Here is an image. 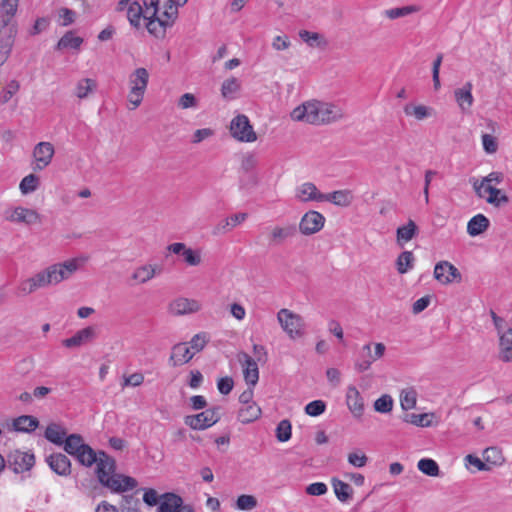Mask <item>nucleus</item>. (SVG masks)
Returning <instances> with one entry per match:
<instances>
[{
  "instance_id": "obj_15",
  "label": "nucleus",
  "mask_w": 512,
  "mask_h": 512,
  "mask_svg": "<svg viewBox=\"0 0 512 512\" xmlns=\"http://www.w3.org/2000/svg\"><path fill=\"white\" fill-rule=\"evenodd\" d=\"M237 359L242 366L244 380L247 385L254 387L259 380V369L255 359L246 352H240Z\"/></svg>"
},
{
  "instance_id": "obj_35",
  "label": "nucleus",
  "mask_w": 512,
  "mask_h": 512,
  "mask_svg": "<svg viewBox=\"0 0 512 512\" xmlns=\"http://www.w3.org/2000/svg\"><path fill=\"white\" fill-rule=\"evenodd\" d=\"M67 436L66 429L55 423L50 424L45 431L46 439L56 445H63Z\"/></svg>"
},
{
  "instance_id": "obj_3",
  "label": "nucleus",
  "mask_w": 512,
  "mask_h": 512,
  "mask_svg": "<svg viewBox=\"0 0 512 512\" xmlns=\"http://www.w3.org/2000/svg\"><path fill=\"white\" fill-rule=\"evenodd\" d=\"M87 260L88 258L85 256L71 258L64 262L52 264L32 277L38 289L54 286L69 279Z\"/></svg>"
},
{
  "instance_id": "obj_51",
  "label": "nucleus",
  "mask_w": 512,
  "mask_h": 512,
  "mask_svg": "<svg viewBox=\"0 0 512 512\" xmlns=\"http://www.w3.org/2000/svg\"><path fill=\"white\" fill-rule=\"evenodd\" d=\"M140 501L133 495H125L122 497L120 504L121 512H140L139 511Z\"/></svg>"
},
{
  "instance_id": "obj_13",
  "label": "nucleus",
  "mask_w": 512,
  "mask_h": 512,
  "mask_svg": "<svg viewBox=\"0 0 512 512\" xmlns=\"http://www.w3.org/2000/svg\"><path fill=\"white\" fill-rule=\"evenodd\" d=\"M325 224V217L314 210L306 212L299 223V231L303 235H312L319 232Z\"/></svg>"
},
{
  "instance_id": "obj_61",
  "label": "nucleus",
  "mask_w": 512,
  "mask_h": 512,
  "mask_svg": "<svg viewBox=\"0 0 512 512\" xmlns=\"http://www.w3.org/2000/svg\"><path fill=\"white\" fill-rule=\"evenodd\" d=\"M486 201L495 206H500L503 203L508 202V197L501 192V190L494 187L493 192L489 193V196L486 197Z\"/></svg>"
},
{
  "instance_id": "obj_49",
  "label": "nucleus",
  "mask_w": 512,
  "mask_h": 512,
  "mask_svg": "<svg viewBox=\"0 0 512 512\" xmlns=\"http://www.w3.org/2000/svg\"><path fill=\"white\" fill-rule=\"evenodd\" d=\"M38 186H39L38 176H36L34 174H29L21 180L19 189L22 194L27 195V194L32 193L35 190H37Z\"/></svg>"
},
{
  "instance_id": "obj_64",
  "label": "nucleus",
  "mask_w": 512,
  "mask_h": 512,
  "mask_svg": "<svg viewBox=\"0 0 512 512\" xmlns=\"http://www.w3.org/2000/svg\"><path fill=\"white\" fill-rule=\"evenodd\" d=\"M499 335V350L512 347V327L507 331H501Z\"/></svg>"
},
{
  "instance_id": "obj_29",
  "label": "nucleus",
  "mask_w": 512,
  "mask_h": 512,
  "mask_svg": "<svg viewBox=\"0 0 512 512\" xmlns=\"http://www.w3.org/2000/svg\"><path fill=\"white\" fill-rule=\"evenodd\" d=\"M406 116L414 117L416 120H424L434 115V110L431 107L422 104L407 103L404 108Z\"/></svg>"
},
{
  "instance_id": "obj_45",
  "label": "nucleus",
  "mask_w": 512,
  "mask_h": 512,
  "mask_svg": "<svg viewBox=\"0 0 512 512\" xmlns=\"http://www.w3.org/2000/svg\"><path fill=\"white\" fill-rule=\"evenodd\" d=\"M483 458L486 464L501 465L504 462L502 451L496 446L486 448L483 451Z\"/></svg>"
},
{
  "instance_id": "obj_10",
  "label": "nucleus",
  "mask_w": 512,
  "mask_h": 512,
  "mask_svg": "<svg viewBox=\"0 0 512 512\" xmlns=\"http://www.w3.org/2000/svg\"><path fill=\"white\" fill-rule=\"evenodd\" d=\"M296 235V226L292 224L280 226L274 225L267 229L268 245L281 246Z\"/></svg>"
},
{
  "instance_id": "obj_54",
  "label": "nucleus",
  "mask_w": 512,
  "mask_h": 512,
  "mask_svg": "<svg viewBox=\"0 0 512 512\" xmlns=\"http://www.w3.org/2000/svg\"><path fill=\"white\" fill-rule=\"evenodd\" d=\"M276 437L280 442H286L291 438V423L289 420H282L276 428Z\"/></svg>"
},
{
  "instance_id": "obj_16",
  "label": "nucleus",
  "mask_w": 512,
  "mask_h": 512,
  "mask_svg": "<svg viewBox=\"0 0 512 512\" xmlns=\"http://www.w3.org/2000/svg\"><path fill=\"white\" fill-rule=\"evenodd\" d=\"M434 277L441 284L447 285L454 281H461V273L448 261H440L435 265Z\"/></svg>"
},
{
  "instance_id": "obj_52",
  "label": "nucleus",
  "mask_w": 512,
  "mask_h": 512,
  "mask_svg": "<svg viewBox=\"0 0 512 512\" xmlns=\"http://www.w3.org/2000/svg\"><path fill=\"white\" fill-rule=\"evenodd\" d=\"M393 408V399L390 395H383L374 402V409L379 413H389Z\"/></svg>"
},
{
  "instance_id": "obj_39",
  "label": "nucleus",
  "mask_w": 512,
  "mask_h": 512,
  "mask_svg": "<svg viewBox=\"0 0 512 512\" xmlns=\"http://www.w3.org/2000/svg\"><path fill=\"white\" fill-rule=\"evenodd\" d=\"M261 415V409L256 403L247 404L238 412L240 422L247 424L257 420Z\"/></svg>"
},
{
  "instance_id": "obj_32",
  "label": "nucleus",
  "mask_w": 512,
  "mask_h": 512,
  "mask_svg": "<svg viewBox=\"0 0 512 512\" xmlns=\"http://www.w3.org/2000/svg\"><path fill=\"white\" fill-rule=\"evenodd\" d=\"M489 224V219L486 216L477 214L469 220L467 232L472 237L478 236L488 229Z\"/></svg>"
},
{
  "instance_id": "obj_48",
  "label": "nucleus",
  "mask_w": 512,
  "mask_h": 512,
  "mask_svg": "<svg viewBox=\"0 0 512 512\" xmlns=\"http://www.w3.org/2000/svg\"><path fill=\"white\" fill-rule=\"evenodd\" d=\"M240 89V82L238 79L231 77L226 79L221 87V94L226 99H231Z\"/></svg>"
},
{
  "instance_id": "obj_37",
  "label": "nucleus",
  "mask_w": 512,
  "mask_h": 512,
  "mask_svg": "<svg viewBox=\"0 0 512 512\" xmlns=\"http://www.w3.org/2000/svg\"><path fill=\"white\" fill-rule=\"evenodd\" d=\"M13 428L15 431L18 432H31L34 431L38 425L39 422L37 418L30 416V415H22L16 419L13 420Z\"/></svg>"
},
{
  "instance_id": "obj_9",
  "label": "nucleus",
  "mask_w": 512,
  "mask_h": 512,
  "mask_svg": "<svg viewBox=\"0 0 512 512\" xmlns=\"http://www.w3.org/2000/svg\"><path fill=\"white\" fill-rule=\"evenodd\" d=\"M386 347L383 343H375L374 351H372V344L368 343L362 347L361 359L355 364V368L359 372H364L370 369L373 362L384 356Z\"/></svg>"
},
{
  "instance_id": "obj_53",
  "label": "nucleus",
  "mask_w": 512,
  "mask_h": 512,
  "mask_svg": "<svg viewBox=\"0 0 512 512\" xmlns=\"http://www.w3.org/2000/svg\"><path fill=\"white\" fill-rule=\"evenodd\" d=\"M208 341H209V336L206 333H204V332L198 333V334L194 335L193 338L191 339L190 349L192 350V352H194V354L198 353L204 349V347L208 343Z\"/></svg>"
},
{
  "instance_id": "obj_44",
  "label": "nucleus",
  "mask_w": 512,
  "mask_h": 512,
  "mask_svg": "<svg viewBox=\"0 0 512 512\" xmlns=\"http://www.w3.org/2000/svg\"><path fill=\"white\" fill-rule=\"evenodd\" d=\"M417 402V392L412 388L401 391L400 404L403 410H411L415 408Z\"/></svg>"
},
{
  "instance_id": "obj_30",
  "label": "nucleus",
  "mask_w": 512,
  "mask_h": 512,
  "mask_svg": "<svg viewBox=\"0 0 512 512\" xmlns=\"http://www.w3.org/2000/svg\"><path fill=\"white\" fill-rule=\"evenodd\" d=\"M247 213H237L226 218L223 222L219 223L213 230L214 235H219L232 230L237 225L243 223L247 219Z\"/></svg>"
},
{
  "instance_id": "obj_60",
  "label": "nucleus",
  "mask_w": 512,
  "mask_h": 512,
  "mask_svg": "<svg viewBox=\"0 0 512 512\" xmlns=\"http://www.w3.org/2000/svg\"><path fill=\"white\" fill-rule=\"evenodd\" d=\"M197 105L198 100L192 93H185L178 100V107L181 109L196 108Z\"/></svg>"
},
{
  "instance_id": "obj_33",
  "label": "nucleus",
  "mask_w": 512,
  "mask_h": 512,
  "mask_svg": "<svg viewBox=\"0 0 512 512\" xmlns=\"http://www.w3.org/2000/svg\"><path fill=\"white\" fill-rule=\"evenodd\" d=\"M418 234V227L413 220H409L407 224L400 226L396 231L397 243L402 246L404 243L411 241Z\"/></svg>"
},
{
  "instance_id": "obj_62",
  "label": "nucleus",
  "mask_w": 512,
  "mask_h": 512,
  "mask_svg": "<svg viewBox=\"0 0 512 512\" xmlns=\"http://www.w3.org/2000/svg\"><path fill=\"white\" fill-rule=\"evenodd\" d=\"M49 26V20L45 17L38 18L34 25L28 30L29 36H36L45 31Z\"/></svg>"
},
{
  "instance_id": "obj_56",
  "label": "nucleus",
  "mask_w": 512,
  "mask_h": 512,
  "mask_svg": "<svg viewBox=\"0 0 512 512\" xmlns=\"http://www.w3.org/2000/svg\"><path fill=\"white\" fill-rule=\"evenodd\" d=\"M473 188H474L476 194L480 198L486 199V197L489 196V193L493 192L494 186L488 182H485V180L482 178L481 181H479V180L473 181Z\"/></svg>"
},
{
  "instance_id": "obj_46",
  "label": "nucleus",
  "mask_w": 512,
  "mask_h": 512,
  "mask_svg": "<svg viewBox=\"0 0 512 512\" xmlns=\"http://www.w3.org/2000/svg\"><path fill=\"white\" fill-rule=\"evenodd\" d=\"M414 256L411 251L402 252L396 261L397 270L400 274H405L413 267Z\"/></svg>"
},
{
  "instance_id": "obj_28",
  "label": "nucleus",
  "mask_w": 512,
  "mask_h": 512,
  "mask_svg": "<svg viewBox=\"0 0 512 512\" xmlns=\"http://www.w3.org/2000/svg\"><path fill=\"white\" fill-rule=\"evenodd\" d=\"M194 356V352L186 343H178L172 347L169 361L172 366H181L188 363Z\"/></svg>"
},
{
  "instance_id": "obj_4",
  "label": "nucleus",
  "mask_w": 512,
  "mask_h": 512,
  "mask_svg": "<svg viewBox=\"0 0 512 512\" xmlns=\"http://www.w3.org/2000/svg\"><path fill=\"white\" fill-rule=\"evenodd\" d=\"M149 81L147 69L140 67L135 69L128 78L129 92L127 95L128 108L134 110L139 107L143 101Z\"/></svg>"
},
{
  "instance_id": "obj_58",
  "label": "nucleus",
  "mask_w": 512,
  "mask_h": 512,
  "mask_svg": "<svg viewBox=\"0 0 512 512\" xmlns=\"http://www.w3.org/2000/svg\"><path fill=\"white\" fill-rule=\"evenodd\" d=\"M257 501L254 496L241 495L236 501V507L239 510H252L256 507Z\"/></svg>"
},
{
  "instance_id": "obj_41",
  "label": "nucleus",
  "mask_w": 512,
  "mask_h": 512,
  "mask_svg": "<svg viewBox=\"0 0 512 512\" xmlns=\"http://www.w3.org/2000/svg\"><path fill=\"white\" fill-rule=\"evenodd\" d=\"M299 37L310 47H325L327 45L325 37L317 32L301 30L299 32Z\"/></svg>"
},
{
  "instance_id": "obj_17",
  "label": "nucleus",
  "mask_w": 512,
  "mask_h": 512,
  "mask_svg": "<svg viewBox=\"0 0 512 512\" xmlns=\"http://www.w3.org/2000/svg\"><path fill=\"white\" fill-rule=\"evenodd\" d=\"M34 463V455L28 452L15 450L8 455V466L15 473H21L31 469Z\"/></svg>"
},
{
  "instance_id": "obj_22",
  "label": "nucleus",
  "mask_w": 512,
  "mask_h": 512,
  "mask_svg": "<svg viewBox=\"0 0 512 512\" xmlns=\"http://www.w3.org/2000/svg\"><path fill=\"white\" fill-rule=\"evenodd\" d=\"M96 337V327L87 326L77 331L72 337L63 340L62 344L67 348H76L93 341Z\"/></svg>"
},
{
  "instance_id": "obj_38",
  "label": "nucleus",
  "mask_w": 512,
  "mask_h": 512,
  "mask_svg": "<svg viewBox=\"0 0 512 512\" xmlns=\"http://www.w3.org/2000/svg\"><path fill=\"white\" fill-rule=\"evenodd\" d=\"M147 20L146 28L148 32L156 37H163L165 35L167 25H164L163 20L158 16H152L151 14L144 16Z\"/></svg>"
},
{
  "instance_id": "obj_6",
  "label": "nucleus",
  "mask_w": 512,
  "mask_h": 512,
  "mask_svg": "<svg viewBox=\"0 0 512 512\" xmlns=\"http://www.w3.org/2000/svg\"><path fill=\"white\" fill-rule=\"evenodd\" d=\"M277 321L283 331L292 340L302 338L306 331V324L302 316L293 311L283 308L277 313Z\"/></svg>"
},
{
  "instance_id": "obj_26",
  "label": "nucleus",
  "mask_w": 512,
  "mask_h": 512,
  "mask_svg": "<svg viewBox=\"0 0 512 512\" xmlns=\"http://www.w3.org/2000/svg\"><path fill=\"white\" fill-rule=\"evenodd\" d=\"M201 308L200 303L194 299L180 297L170 304V310L175 315H185L198 312Z\"/></svg>"
},
{
  "instance_id": "obj_20",
  "label": "nucleus",
  "mask_w": 512,
  "mask_h": 512,
  "mask_svg": "<svg viewBox=\"0 0 512 512\" xmlns=\"http://www.w3.org/2000/svg\"><path fill=\"white\" fill-rule=\"evenodd\" d=\"M192 509L183 505V500L175 493H164L160 496L158 512H189Z\"/></svg>"
},
{
  "instance_id": "obj_7",
  "label": "nucleus",
  "mask_w": 512,
  "mask_h": 512,
  "mask_svg": "<svg viewBox=\"0 0 512 512\" xmlns=\"http://www.w3.org/2000/svg\"><path fill=\"white\" fill-rule=\"evenodd\" d=\"M230 133L240 142H254L257 135L246 115L240 114L234 117L230 123Z\"/></svg>"
},
{
  "instance_id": "obj_55",
  "label": "nucleus",
  "mask_w": 512,
  "mask_h": 512,
  "mask_svg": "<svg viewBox=\"0 0 512 512\" xmlns=\"http://www.w3.org/2000/svg\"><path fill=\"white\" fill-rule=\"evenodd\" d=\"M326 403L322 400H314L305 406V413L309 416H319L325 412Z\"/></svg>"
},
{
  "instance_id": "obj_43",
  "label": "nucleus",
  "mask_w": 512,
  "mask_h": 512,
  "mask_svg": "<svg viewBox=\"0 0 512 512\" xmlns=\"http://www.w3.org/2000/svg\"><path fill=\"white\" fill-rule=\"evenodd\" d=\"M417 467L422 473L431 477H437L440 474L438 464L430 458H423L419 460Z\"/></svg>"
},
{
  "instance_id": "obj_57",
  "label": "nucleus",
  "mask_w": 512,
  "mask_h": 512,
  "mask_svg": "<svg viewBox=\"0 0 512 512\" xmlns=\"http://www.w3.org/2000/svg\"><path fill=\"white\" fill-rule=\"evenodd\" d=\"M348 462L356 468L364 467L368 462V457L361 451H353L348 454Z\"/></svg>"
},
{
  "instance_id": "obj_42",
  "label": "nucleus",
  "mask_w": 512,
  "mask_h": 512,
  "mask_svg": "<svg viewBox=\"0 0 512 512\" xmlns=\"http://www.w3.org/2000/svg\"><path fill=\"white\" fill-rule=\"evenodd\" d=\"M419 10L420 8L416 5H408L385 10L384 14L387 18L393 20L401 17H406L413 13H417Z\"/></svg>"
},
{
  "instance_id": "obj_12",
  "label": "nucleus",
  "mask_w": 512,
  "mask_h": 512,
  "mask_svg": "<svg viewBox=\"0 0 512 512\" xmlns=\"http://www.w3.org/2000/svg\"><path fill=\"white\" fill-rule=\"evenodd\" d=\"M6 219L12 223L33 225L41 223L42 216L34 209L18 206L9 212Z\"/></svg>"
},
{
  "instance_id": "obj_40",
  "label": "nucleus",
  "mask_w": 512,
  "mask_h": 512,
  "mask_svg": "<svg viewBox=\"0 0 512 512\" xmlns=\"http://www.w3.org/2000/svg\"><path fill=\"white\" fill-rule=\"evenodd\" d=\"M97 88V82L91 78H83L79 80L75 87V95L79 99H85Z\"/></svg>"
},
{
  "instance_id": "obj_36",
  "label": "nucleus",
  "mask_w": 512,
  "mask_h": 512,
  "mask_svg": "<svg viewBox=\"0 0 512 512\" xmlns=\"http://www.w3.org/2000/svg\"><path fill=\"white\" fill-rule=\"evenodd\" d=\"M174 0H165L163 3V11L158 16L163 20L164 25L172 26L178 15V9Z\"/></svg>"
},
{
  "instance_id": "obj_2",
  "label": "nucleus",
  "mask_w": 512,
  "mask_h": 512,
  "mask_svg": "<svg viewBox=\"0 0 512 512\" xmlns=\"http://www.w3.org/2000/svg\"><path fill=\"white\" fill-rule=\"evenodd\" d=\"M96 473L99 482L112 492L122 493L137 486V481L129 476L115 473V460L103 451L96 453Z\"/></svg>"
},
{
  "instance_id": "obj_8",
  "label": "nucleus",
  "mask_w": 512,
  "mask_h": 512,
  "mask_svg": "<svg viewBox=\"0 0 512 512\" xmlns=\"http://www.w3.org/2000/svg\"><path fill=\"white\" fill-rule=\"evenodd\" d=\"M220 420L219 407H214L196 415L185 417V424L194 430H203L216 424Z\"/></svg>"
},
{
  "instance_id": "obj_1",
  "label": "nucleus",
  "mask_w": 512,
  "mask_h": 512,
  "mask_svg": "<svg viewBox=\"0 0 512 512\" xmlns=\"http://www.w3.org/2000/svg\"><path fill=\"white\" fill-rule=\"evenodd\" d=\"M291 119L311 125H327L344 117L343 109L335 103L309 100L294 108Z\"/></svg>"
},
{
  "instance_id": "obj_18",
  "label": "nucleus",
  "mask_w": 512,
  "mask_h": 512,
  "mask_svg": "<svg viewBox=\"0 0 512 512\" xmlns=\"http://www.w3.org/2000/svg\"><path fill=\"white\" fill-rule=\"evenodd\" d=\"M3 25L0 27V48L5 56H7L15 42L18 33L17 24L13 21L2 20Z\"/></svg>"
},
{
  "instance_id": "obj_47",
  "label": "nucleus",
  "mask_w": 512,
  "mask_h": 512,
  "mask_svg": "<svg viewBox=\"0 0 512 512\" xmlns=\"http://www.w3.org/2000/svg\"><path fill=\"white\" fill-rule=\"evenodd\" d=\"M83 39L77 36H74L72 32H67L64 36L61 37L57 44L58 49H78L82 44Z\"/></svg>"
},
{
  "instance_id": "obj_11",
  "label": "nucleus",
  "mask_w": 512,
  "mask_h": 512,
  "mask_svg": "<svg viewBox=\"0 0 512 512\" xmlns=\"http://www.w3.org/2000/svg\"><path fill=\"white\" fill-rule=\"evenodd\" d=\"M115 10L117 12H126V17L135 28L140 27V20L144 18V9L138 0H120L118 1Z\"/></svg>"
},
{
  "instance_id": "obj_24",
  "label": "nucleus",
  "mask_w": 512,
  "mask_h": 512,
  "mask_svg": "<svg viewBox=\"0 0 512 512\" xmlns=\"http://www.w3.org/2000/svg\"><path fill=\"white\" fill-rule=\"evenodd\" d=\"M323 196L324 194L319 192L317 187L311 182L303 183L295 190V197L300 202H323Z\"/></svg>"
},
{
  "instance_id": "obj_25",
  "label": "nucleus",
  "mask_w": 512,
  "mask_h": 512,
  "mask_svg": "<svg viewBox=\"0 0 512 512\" xmlns=\"http://www.w3.org/2000/svg\"><path fill=\"white\" fill-rule=\"evenodd\" d=\"M161 273V268L156 264H143L135 268L131 275V279L136 284H145Z\"/></svg>"
},
{
  "instance_id": "obj_21",
  "label": "nucleus",
  "mask_w": 512,
  "mask_h": 512,
  "mask_svg": "<svg viewBox=\"0 0 512 512\" xmlns=\"http://www.w3.org/2000/svg\"><path fill=\"white\" fill-rule=\"evenodd\" d=\"M472 89V83L466 82L462 87L454 90L455 101L462 113L469 114L471 112V107L474 103Z\"/></svg>"
},
{
  "instance_id": "obj_63",
  "label": "nucleus",
  "mask_w": 512,
  "mask_h": 512,
  "mask_svg": "<svg viewBox=\"0 0 512 512\" xmlns=\"http://www.w3.org/2000/svg\"><path fill=\"white\" fill-rule=\"evenodd\" d=\"M257 158L253 153H247L242 157L241 169L245 172L252 171L257 166Z\"/></svg>"
},
{
  "instance_id": "obj_27",
  "label": "nucleus",
  "mask_w": 512,
  "mask_h": 512,
  "mask_svg": "<svg viewBox=\"0 0 512 512\" xmlns=\"http://www.w3.org/2000/svg\"><path fill=\"white\" fill-rule=\"evenodd\" d=\"M46 462L58 475L67 476L71 472V462L68 457L62 453H56L48 456Z\"/></svg>"
},
{
  "instance_id": "obj_19",
  "label": "nucleus",
  "mask_w": 512,
  "mask_h": 512,
  "mask_svg": "<svg viewBox=\"0 0 512 512\" xmlns=\"http://www.w3.org/2000/svg\"><path fill=\"white\" fill-rule=\"evenodd\" d=\"M167 250L173 254L181 255L189 266H198L202 263L201 252L187 247L185 243H172L168 245Z\"/></svg>"
},
{
  "instance_id": "obj_59",
  "label": "nucleus",
  "mask_w": 512,
  "mask_h": 512,
  "mask_svg": "<svg viewBox=\"0 0 512 512\" xmlns=\"http://www.w3.org/2000/svg\"><path fill=\"white\" fill-rule=\"evenodd\" d=\"M429 415L424 414H408L405 417V421L411 423L416 426L427 427L430 426V421L428 420Z\"/></svg>"
},
{
  "instance_id": "obj_23",
  "label": "nucleus",
  "mask_w": 512,
  "mask_h": 512,
  "mask_svg": "<svg viewBox=\"0 0 512 512\" xmlns=\"http://www.w3.org/2000/svg\"><path fill=\"white\" fill-rule=\"evenodd\" d=\"M346 404L350 412L355 417H361L364 411V400L359 390L354 386L350 385L346 391Z\"/></svg>"
},
{
  "instance_id": "obj_14",
  "label": "nucleus",
  "mask_w": 512,
  "mask_h": 512,
  "mask_svg": "<svg viewBox=\"0 0 512 512\" xmlns=\"http://www.w3.org/2000/svg\"><path fill=\"white\" fill-rule=\"evenodd\" d=\"M55 150L50 142H39L33 149L34 167L35 171L45 169L52 161Z\"/></svg>"
},
{
  "instance_id": "obj_34",
  "label": "nucleus",
  "mask_w": 512,
  "mask_h": 512,
  "mask_svg": "<svg viewBox=\"0 0 512 512\" xmlns=\"http://www.w3.org/2000/svg\"><path fill=\"white\" fill-rule=\"evenodd\" d=\"M331 483L334 493L340 502L346 503L349 500H351L353 495V489L348 483L337 478H333L331 480Z\"/></svg>"
},
{
  "instance_id": "obj_50",
  "label": "nucleus",
  "mask_w": 512,
  "mask_h": 512,
  "mask_svg": "<svg viewBox=\"0 0 512 512\" xmlns=\"http://www.w3.org/2000/svg\"><path fill=\"white\" fill-rule=\"evenodd\" d=\"M18 8V0H2L0 5L3 20L12 21Z\"/></svg>"
},
{
  "instance_id": "obj_5",
  "label": "nucleus",
  "mask_w": 512,
  "mask_h": 512,
  "mask_svg": "<svg viewBox=\"0 0 512 512\" xmlns=\"http://www.w3.org/2000/svg\"><path fill=\"white\" fill-rule=\"evenodd\" d=\"M64 450L74 456L78 462L86 467H91L96 461V452L87 444L79 434H71L66 437L63 444Z\"/></svg>"
},
{
  "instance_id": "obj_31",
  "label": "nucleus",
  "mask_w": 512,
  "mask_h": 512,
  "mask_svg": "<svg viewBox=\"0 0 512 512\" xmlns=\"http://www.w3.org/2000/svg\"><path fill=\"white\" fill-rule=\"evenodd\" d=\"M353 198V194L350 190H338L324 194L323 201L331 202L337 206L347 207L352 203Z\"/></svg>"
}]
</instances>
